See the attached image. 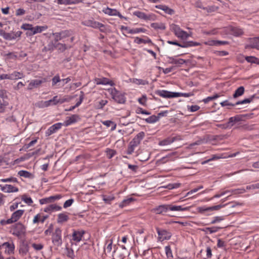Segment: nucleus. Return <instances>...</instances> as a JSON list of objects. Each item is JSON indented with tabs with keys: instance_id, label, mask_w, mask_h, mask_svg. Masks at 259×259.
<instances>
[{
	"instance_id": "obj_1",
	"label": "nucleus",
	"mask_w": 259,
	"mask_h": 259,
	"mask_svg": "<svg viewBox=\"0 0 259 259\" xmlns=\"http://www.w3.org/2000/svg\"><path fill=\"white\" fill-rule=\"evenodd\" d=\"M145 133L141 132L138 133L134 138L130 142L129 146L127 150V154H132L135 149L141 143V141L145 137Z\"/></svg>"
},
{
	"instance_id": "obj_2",
	"label": "nucleus",
	"mask_w": 259,
	"mask_h": 259,
	"mask_svg": "<svg viewBox=\"0 0 259 259\" xmlns=\"http://www.w3.org/2000/svg\"><path fill=\"white\" fill-rule=\"evenodd\" d=\"M10 232L13 235L20 238L25 235L26 227L22 223L19 222L12 226Z\"/></svg>"
},
{
	"instance_id": "obj_3",
	"label": "nucleus",
	"mask_w": 259,
	"mask_h": 259,
	"mask_svg": "<svg viewBox=\"0 0 259 259\" xmlns=\"http://www.w3.org/2000/svg\"><path fill=\"white\" fill-rule=\"evenodd\" d=\"M52 241L53 244L57 247H60L63 243L62 238V230L57 227L52 233Z\"/></svg>"
},
{
	"instance_id": "obj_4",
	"label": "nucleus",
	"mask_w": 259,
	"mask_h": 259,
	"mask_svg": "<svg viewBox=\"0 0 259 259\" xmlns=\"http://www.w3.org/2000/svg\"><path fill=\"white\" fill-rule=\"evenodd\" d=\"M170 30L177 37L182 39H186L189 37V34L186 31L183 30L179 25L172 24L170 25Z\"/></svg>"
},
{
	"instance_id": "obj_5",
	"label": "nucleus",
	"mask_w": 259,
	"mask_h": 259,
	"mask_svg": "<svg viewBox=\"0 0 259 259\" xmlns=\"http://www.w3.org/2000/svg\"><path fill=\"white\" fill-rule=\"evenodd\" d=\"M82 24L94 28H99L101 32H105V26L102 23L95 21L94 19L86 20L82 22Z\"/></svg>"
},
{
	"instance_id": "obj_6",
	"label": "nucleus",
	"mask_w": 259,
	"mask_h": 259,
	"mask_svg": "<svg viewBox=\"0 0 259 259\" xmlns=\"http://www.w3.org/2000/svg\"><path fill=\"white\" fill-rule=\"evenodd\" d=\"M167 42L168 44L172 45H176L178 46L179 47H180L181 48H186L194 46H199L200 44L199 42H195L193 41H184L182 43H180L177 40L172 41V40H168Z\"/></svg>"
},
{
	"instance_id": "obj_7",
	"label": "nucleus",
	"mask_w": 259,
	"mask_h": 259,
	"mask_svg": "<svg viewBox=\"0 0 259 259\" xmlns=\"http://www.w3.org/2000/svg\"><path fill=\"white\" fill-rule=\"evenodd\" d=\"M112 98L118 103L122 104L125 102V98L123 94L114 88L111 90Z\"/></svg>"
},
{
	"instance_id": "obj_8",
	"label": "nucleus",
	"mask_w": 259,
	"mask_h": 259,
	"mask_svg": "<svg viewBox=\"0 0 259 259\" xmlns=\"http://www.w3.org/2000/svg\"><path fill=\"white\" fill-rule=\"evenodd\" d=\"M228 33L236 37H239L243 34V30L239 27L229 25L228 26Z\"/></svg>"
},
{
	"instance_id": "obj_9",
	"label": "nucleus",
	"mask_w": 259,
	"mask_h": 259,
	"mask_svg": "<svg viewBox=\"0 0 259 259\" xmlns=\"http://www.w3.org/2000/svg\"><path fill=\"white\" fill-rule=\"evenodd\" d=\"M24 210L22 209L17 210L14 212L11 218L7 220V223L8 224H12L17 222L22 217L24 213Z\"/></svg>"
},
{
	"instance_id": "obj_10",
	"label": "nucleus",
	"mask_w": 259,
	"mask_h": 259,
	"mask_svg": "<svg viewBox=\"0 0 259 259\" xmlns=\"http://www.w3.org/2000/svg\"><path fill=\"white\" fill-rule=\"evenodd\" d=\"M46 81L47 79L45 78H42L41 79L32 80L28 85L27 90H31L34 88H37L41 85V84L46 82Z\"/></svg>"
},
{
	"instance_id": "obj_11",
	"label": "nucleus",
	"mask_w": 259,
	"mask_h": 259,
	"mask_svg": "<svg viewBox=\"0 0 259 259\" xmlns=\"http://www.w3.org/2000/svg\"><path fill=\"white\" fill-rule=\"evenodd\" d=\"M133 15L140 19L145 20H154L155 19V15L154 14L147 15L145 13L139 11L134 12Z\"/></svg>"
},
{
	"instance_id": "obj_12",
	"label": "nucleus",
	"mask_w": 259,
	"mask_h": 259,
	"mask_svg": "<svg viewBox=\"0 0 259 259\" xmlns=\"http://www.w3.org/2000/svg\"><path fill=\"white\" fill-rule=\"evenodd\" d=\"M170 210V204H163L159 205L153 208V211L156 214H164Z\"/></svg>"
},
{
	"instance_id": "obj_13",
	"label": "nucleus",
	"mask_w": 259,
	"mask_h": 259,
	"mask_svg": "<svg viewBox=\"0 0 259 259\" xmlns=\"http://www.w3.org/2000/svg\"><path fill=\"white\" fill-rule=\"evenodd\" d=\"M156 231L159 236V239L162 241L164 240H169L171 236V233L165 230H160L157 228H156Z\"/></svg>"
},
{
	"instance_id": "obj_14",
	"label": "nucleus",
	"mask_w": 259,
	"mask_h": 259,
	"mask_svg": "<svg viewBox=\"0 0 259 259\" xmlns=\"http://www.w3.org/2000/svg\"><path fill=\"white\" fill-rule=\"evenodd\" d=\"M63 125L62 123L58 122L50 126L46 132V137H49L54 133H55L58 130L60 129Z\"/></svg>"
},
{
	"instance_id": "obj_15",
	"label": "nucleus",
	"mask_w": 259,
	"mask_h": 259,
	"mask_svg": "<svg viewBox=\"0 0 259 259\" xmlns=\"http://www.w3.org/2000/svg\"><path fill=\"white\" fill-rule=\"evenodd\" d=\"M155 94L161 97L165 98H175L176 92H171L166 90H157Z\"/></svg>"
},
{
	"instance_id": "obj_16",
	"label": "nucleus",
	"mask_w": 259,
	"mask_h": 259,
	"mask_svg": "<svg viewBox=\"0 0 259 259\" xmlns=\"http://www.w3.org/2000/svg\"><path fill=\"white\" fill-rule=\"evenodd\" d=\"M2 247H5L6 250V252L8 253L9 254L14 253V249H15V245L13 241L6 242L3 243L0 245V249H2Z\"/></svg>"
},
{
	"instance_id": "obj_17",
	"label": "nucleus",
	"mask_w": 259,
	"mask_h": 259,
	"mask_svg": "<svg viewBox=\"0 0 259 259\" xmlns=\"http://www.w3.org/2000/svg\"><path fill=\"white\" fill-rule=\"evenodd\" d=\"M85 234V231L83 230H73L72 233V240L76 242H79L82 239L83 235Z\"/></svg>"
},
{
	"instance_id": "obj_18",
	"label": "nucleus",
	"mask_w": 259,
	"mask_h": 259,
	"mask_svg": "<svg viewBox=\"0 0 259 259\" xmlns=\"http://www.w3.org/2000/svg\"><path fill=\"white\" fill-rule=\"evenodd\" d=\"M21 28L27 31L26 35L27 36H31L35 34V32H33L34 28L32 24L27 23L23 24L21 26Z\"/></svg>"
},
{
	"instance_id": "obj_19",
	"label": "nucleus",
	"mask_w": 259,
	"mask_h": 259,
	"mask_svg": "<svg viewBox=\"0 0 259 259\" xmlns=\"http://www.w3.org/2000/svg\"><path fill=\"white\" fill-rule=\"evenodd\" d=\"M80 119L78 115L73 114L71 116L66 117V120L63 123V125L67 126L72 123L76 122Z\"/></svg>"
},
{
	"instance_id": "obj_20",
	"label": "nucleus",
	"mask_w": 259,
	"mask_h": 259,
	"mask_svg": "<svg viewBox=\"0 0 259 259\" xmlns=\"http://www.w3.org/2000/svg\"><path fill=\"white\" fill-rule=\"evenodd\" d=\"M61 198L60 195H56L49 197H46L39 200V203L41 204H47L54 202L55 200L59 199Z\"/></svg>"
},
{
	"instance_id": "obj_21",
	"label": "nucleus",
	"mask_w": 259,
	"mask_h": 259,
	"mask_svg": "<svg viewBox=\"0 0 259 259\" xmlns=\"http://www.w3.org/2000/svg\"><path fill=\"white\" fill-rule=\"evenodd\" d=\"M95 81L97 84H109L111 86H113L114 85V83L112 80H110L106 77L96 78L95 79Z\"/></svg>"
},
{
	"instance_id": "obj_22",
	"label": "nucleus",
	"mask_w": 259,
	"mask_h": 259,
	"mask_svg": "<svg viewBox=\"0 0 259 259\" xmlns=\"http://www.w3.org/2000/svg\"><path fill=\"white\" fill-rule=\"evenodd\" d=\"M180 140H181V138H180V136L175 137H172V138L169 137V138H167L162 141H160L159 143V145L160 146L168 145L171 144L175 141Z\"/></svg>"
},
{
	"instance_id": "obj_23",
	"label": "nucleus",
	"mask_w": 259,
	"mask_h": 259,
	"mask_svg": "<svg viewBox=\"0 0 259 259\" xmlns=\"http://www.w3.org/2000/svg\"><path fill=\"white\" fill-rule=\"evenodd\" d=\"M248 48L259 50V37L250 38L249 44L246 47V48Z\"/></svg>"
},
{
	"instance_id": "obj_24",
	"label": "nucleus",
	"mask_w": 259,
	"mask_h": 259,
	"mask_svg": "<svg viewBox=\"0 0 259 259\" xmlns=\"http://www.w3.org/2000/svg\"><path fill=\"white\" fill-rule=\"evenodd\" d=\"M61 206L57 205L56 204H52L45 207L44 209V211L46 212L51 213L53 211H59L61 210Z\"/></svg>"
},
{
	"instance_id": "obj_25",
	"label": "nucleus",
	"mask_w": 259,
	"mask_h": 259,
	"mask_svg": "<svg viewBox=\"0 0 259 259\" xmlns=\"http://www.w3.org/2000/svg\"><path fill=\"white\" fill-rule=\"evenodd\" d=\"M254 97V96H252L250 97H249V98L245 99L242 101H237L234 104H233V103L228 101V106H236V105H239L240 104L250 103L252 101Z\"/></svg>"
},
{
	"instance_id": "obj_26",
	"label": "nucleus",
	"mask_w": 259,
	"mask_h": 259,
	"mask_svg": "<svg viewBox=\"0 0 259 259\" xmlns=\"http://www.w3.org/2000/svg\"><path fill=\"white\" fill-rule=\"evenodd\" d=\"M68 212L60 213L58 215L57 223L59 224H62L64 222H67L69 219Z\"/></svg>"
},
{
	"instance_id": "obj_27",
	"label": "nucleus",
	"mask_w": 259,
	"mask_h": 259,
	"mask_svg": "<svg viewBox=\"0 0 259 259\" xmlns=\"http://www.w3.org/2000/svg\"><path fill=\"white\" fill-rule=\"evenodd\" d=\"M1 190L6 193L16 192L18 191V188L11 185H5L2 186Z\"/></svg>"
},
{
	"instance_id": "obj_28",
	"label": "nucleus",
	"mask_w": 259,
	"mask_h": 259,
	"mask_svg": "<svg viewBox=\"0 0 259 259\" xmlns=\"http://www.w3.org/2000/svg\"><path fill=\"white\" fill-rule=\"evenodd\" d=\"M155 8L163 10L165 13L169 15H172L175 13V11L173 9L169 8L168 6L165 5H156Z\"/></svg>"
},
{
	"instance_id": "obj_29",
	"label": "nucleus",
	"mask_w": 259,
	"mask_h": 259,
	"mask_svg": "<svg viewBox=\"0 0 259 259\" xmlns=\"http://www.w3.org/2000/svg\"><path fill=\"white\" fill-rule=\"evenodd\" d=\"M190 209V207H183L181 205H175L172 204H170V210L171 211H187Z\"/></svg>"
},
{
	"instance_id": "obj_30",
	"label": "nucleus",
	"mask_w": 259,
	"mask_h": 259,
	"mask_svg": "<svg viewBox=\"0 0 259 259\" xmlns=\"http://www.w3.org/2000/svg\"><path fill=\"white\" fill-rule=\"evenodd\" d=\"M49 218L48 215H44L41 217L40 214H37L34 216V219L33 220V223L36 224L39 222H40L41 223H44L46 220H47Z\"/></svg>"
},
{
	"instance_id": "obj_31",
	"label": "nucleus",
	"mask_w": 259,
	"mask_h": 259,
	"mask_svg": "<svg viewBox=\"0 0 259 259\" xmlns=\"http://www.w3.org/2000/svg\"><path fill=\"white\" fill-rule=\"evenodd\" d=\"M0 35L6 40H11L15 39V36H14V32L12 33H8L6 32L3 30H2L0 31Z\"/></svg>"
},
{
	"instance_id": "obj_32",
	"label": "nucleus",
	"mask_w": 259,
	"mask_h": 259,
	"mask_svg": "<svg viewBox=\"0 0 259 259\" xmlns=\"http://www.w3.org/2000/svg\"><path fill=\"white\" fill-rule=\"evenodd\" d=\"M11 80H16L22 78L24 77V74L21 72L14 71L10 74Z\"/></svg>"
},
{
	"instance_id": "obj_33",
	"label": "nucleus",
	"mask_w": 259,
	"mask_h": 259,
	"mask_svg": "<svg viewBox=\"0 0 259 259\" xmlns=\"http://www.w3.org/2000/svg\"><path fill=\"white\" fill-rule=\"evenodd\" d=\"M241 120L242 117L239 115H237L234 117H230L229 119V121H228V127L230 124H231V126H233L234 123L238 122Z\"/></svg>"
},
{
	"instance_id": "obj_34",
	"label": "nucleus",
	"mask_w": 259,
	"mask_h": 259,
	"mask_svg": "<svg viewBox=\"0 0 259 259\" xmlns=\"http://www.w3.org/2000/svg\"><path fill=\"white\" fill-rule=\"evenodd\" d=\"M71 46H67L66 44L61 43H57L55 46V48L58 50L60 52H63L66 50L71 48Z\"/></svg>"
},
{
	"instance_id": "obj_35",
	"label": "nucleus",
	"mask_w": 259,
	"mask_h": 259,
	"mask_svg": "<svg viewBox=\"0 0 259 259\" xmlns=\"http://www.w3.org/2000/svg\"><path fill=\"white\" fill-rule=\"evenodd\" d=\"M29 246L26 243H23L22 245L20 246V249H19V253L22 255H25L29 251Z\"/></svg>"
},
{
	"instance_id": "obj_36",
	"label": "nucleus",
	"mask_w": 259,
	"mask_h": 259,
	"mask_svg": "<svg viewBox=\"0 0 259 259\" xmlns=\"http://www.w3.org/2000/svg\"><path fill=\"white\" fill-rule=\"evenodd\" d=\"M170 60L169 63L171 64H174L176 65H181L186 63V61L183 59H175L172 57H168Z\"/></svg>"
},
{
	"instance_id": "obj_37",
	"label": "nucleus",
	"mask_w": 259,
	"mask_h": 259,
	"mask_svg": "<svg viewBox=\"0 0 259 259\" xmlns=\"http://www.w3.org/2000/svg\"><path fill=\"white\" fill-rule=\"evenodd\" d=\"M102 123L106 125L107 127L111 126V131H113L116 129V124L112 121L111 120H105L102 121Z\"/></svg>"
},
{
	"instance_id": "obj_38",
	"label": "nucleus",
	"mask_w": 259,
	"mask_h": 259,
	"mask_svg": "<svg viewBox=\"0 0 259 259\" xmlns=\"http://www.w3.org/2000/svg\"><path fill=\"white\" fill-rule=\"evenodd\" d=\"M18 175L20 177H24L26 178L32 179L33 178V175L31 173H30L29 171H26V170H20L18 172Z\"/></svg>"
},
{
	"instance_id": "obj_39",
	"label": "nucleus",
	"mask_w": 259,
	"mask_h": 259,
	"mask_svg": "<svg viewBox=\"0 0 259 259\" xmlns=\"http://www.w3.org/2000/svg\"><path fill=\"white\" fill-rule=\"evenodd\" d=\"M103 12L108 15L110 16H116V13L117 10L116 9H112L107 7L106 8L103 10Z\"/></svg>"
},
{
	"instance_id": "obj_40",
	"label": "nucleus",
	"mask_w": 259,
	"mask_h": 259,
	"mask_svg": "<svg viewBox=\"0 0 259 259\" xmlns=\"http://www.w3.org/2000/svg\"><path fill=\"white\" fill-rule=\"evenodd\" d=\"M60 32V34L61 36V39L65 38L67 37H69L72 35V31L71 30H63L61 31Z\"/></svg>"
},
{
	"instance_id": "obj_41",
	"label": "nucleus",
	"mask_w": 259,
	"mask_h": 259,
	"mask_svg": "<svg viewBox=\"0 0 259 259\" xmlns=\"http://www.w3.org/2000/svg\"><path fill=\"white\" fill-rule=\"evenodd\" d=\"M245 192V190L244 188H240L236 189H231L228 190V194L229 193H231L229 196L231 195L232 194H242Z\"/></svg>"
},
{
	"instance_id": "obj_42",
	"label": "nucleus",
	"mask_w": 259,
	"mask_h": 259,
	"mask_svg": "<svg viewBox=\"0 0 259 259\" xmlns=\"http://www.w3.org/2000/svg\"><path fill=\"white\" fill-rule=\"evenodd\" d=\"M244 92V88L243 87L241 86L239 87L235 92L234 94H233V96L234 98H237L239 96H241L243 94Z\"/></svg>"
},
{
	"instance_id": "obj_43",
	"label": "nucleus",
	"mask_w": 259,
	"mask_h": 259,
	"mask_svg": "<svg viewBox=\"0 0 259 259\" xmlns=\"http://www.w3.org/2000/svg\"><path fill=\"white\" fill-rule=\"evenodd\" d=\"M151 26L155 29L164 30L165 29V25L162 23H153Z\"/></svg>"
},
{
	"instance_id": "obj_44",
	"label": "nucleus",
	"mask_w": 259,
	"mask_h": 259,
	"mask_svg": "<svg viewBox=\"0 0 259 259\" xmlns=\"http://www.w3.org/2000/svg\"><path fill=\"white\" fill-rule=\"evenodd\" d=\"M134 42L137 44H141L142 43L144 44H150L151 43L152 41L150 39L148 38L147 39H144L141 38H139L137 37L134 40Z\"/></svg>"
},
{
	"instance_id": "obj_45",
	"label": "nucleus",
	"mask_w": 259,
	"mask_h": 259,
	"mask_svg": "<svg viewBox=\"0 0 259 259\" xmlns=\"http://www.w3.org/2000/svg\"><path fill=\"white\" fill-rule=\"evenodd\" d=\"M134 200V199L132 197L128 198L126 199H124L119 205V207L121 208H123V207L126 206L129 204L131 202H133Z\"/></svg>"
},
{
	"instance_id": "obj_46",
	"label": "nucleus",
	"mask_w": 259,
	"mask_h": 259,
	"mask_svg": "<svg viewBox=\"0 0 259 259\" xmlns=\"http://www.w3.org/2000/svg\"><path fill=\"white\" fill-rule=\"evenodd\" d=\"M65 250L67 256L71 259H74L75 255L73 250L67 247H66Z\"/></svg>"
},
{
	"instance_id": "obj_47",
	"label": "nucleus",
	"mask_w": 259,
	"mask_h": 259,
	"mask_svg": "<svg viewBox=\"0 0 259 259\" xmlns=\"http://www.w3.org/2000/svg\"><path fill=\"white\" fill-rule=\"evenodd\" d=\"M34 31L35 32V34H37L38 33H41L43 31L46 30L48 28V26L46 25L45 26H36L34 27Z\"/></svg>"
},
{
	"instance_id": "obj_48",
	"label": "nucleus",
	"mask_w": 259,
	"mask_h": 259,
	"mask_svg": "<svg viewBox=\"0 0 259 259\" xmlns=\"http://www.w3.org/2000/svg\"><path fill=\"white\" fill-rule=\"evenodd\" d=\"M145 29L143 28H136L133 29H130L128 33L130 34L139 33L140 32H145Z\"/></svg>"
},
{
	"instance_id": "obj_49",
	"label": "nucleus",
	"mask_w": 259,
	"mask_h": 259,
	"mask_svg": "<svg viewBox=\"0 0 259 259\" xmlns=\"http://www.w3.org/2000/svg\"><path fill=\"white\" fill-rule=\"evenodd\" d=\"M145 121L149 123H153L158 121V117L153 115L145 119Z\"/></svg>"
},
{
	"instance_id": "obj_50",
	"label": "nucleus",
	"mask_w": 259,
	"mask_h": 259,
	"mask_svg": "<svg viewBox=\"0 0 259 259\" xmlns=\"http://www.w3.org/2000/svg\"><path fill=\"white\" fill-rule=\"evenodd\" d=\"M165 251L168 259H172L173 258L172 251L170 246H166L165 247Z\"/></svg>"
},
{
	"instance_id": "obj_51",
	"label": "nucleus",
	"mask_w": 259,
	"mask_h": 259,
	"mask_svg": "<svg viewBox=\"0 0 259 259\" xmlns=\"http://www.w3.org/2000/svg\"><path fill=\"white\" fill-rule=\"evenodd\" d=\"M194 94L193 92H189L188 93H183L176 92L175 96V98L179 97H189L194 96Z\"/></svg>"
},
{
	"instance_id": "obj_52",
	"label": "nucleus",
	"mask_w": 259,
	"mask_h": 259,
	"mask_svg": "<svg viewBox=\"0 0 259 259\" xmlns=\"http://www.w3.org/2000/svg\"><path fill=\"white\" fill-rule=\"evenodd\" d=\"M103 200L106 203H110L111 201L115 199V197L113 195H103Z\"/></svg>"
},
{
	"instance_id": "obj_53",
	"label": "nucleus",
	"mask_w": 259,
	"mask_h": 259,
	"mask_svg": "<svg viewBox=\"0 0 259 259\" xmlns=\"http://www.w3.org/2000/svg\"><path fill=\"white\" fill-rule=\"evenodd\" d=\"M219 228H217L215 227H207L203 229L202 230L204 231L206 233H209L210 234L215 233L218 231V229Z\"/></svg>"
},
{
	"instance_id": "obj_54",
	"label": "nucleus",
	"mask_w": 259,
	"mask_h": 259,
	"mask_svg": "<svg viewBox=\"0 0 259 259\" xmlns=\"http://www.w3.org/2000/svg\"><path fill=\"white\" fill-rule=\"evenodd\" d=\"M206 142V140L205 139H199L198 140L195 141V142L192 143L190 144L189 146L190 147H193L196 145H200Z\"/></svg>"
},
{
	"instance_id": "obj_55",
	"label": "nucleus",
	"mask_w": 259,
	"mask_h": 259,
	"mask_svg": "<svg viewBox=\"0 0 259 259\" xmlns=\"http://www.w3.org/2000/svg\"><path fill=\"white\" fill-rule=\"evenodd\" d=\"M257 59L258 58L254 56H246L245 57V60L246 61L251 63L257 64Z\"/></svg>"
},
{
	"instance_id": "obj_56",
	"label": "nucleus",
	"mask_w": 259,
	"mask_h": 259,
	"mask_svg": "<svg viewBox=\"0 0 259 259\" xmlns=\"http://www.w3.org/2000/svg\"><path fill=\"white\" fill-rule=\"evenodd\" d=\"M22 200L28 205H31L33 203L32 199L26 195H23L22 196Z\"/></svg>"
},
{
	"instance_id": "obj_57",
	"label": "nucleus",
	"mask_w": 259,
	"mask_h": 259,
	"mask_svg": "<svg viewBox=\"0 0 259 259\" xmlns=\"http://www.w3.org/2000/svg\"><path fill=\"white\" fill-rule=\"evenodd\" d=\"M219 97V95L218 94H215V95H214L213 96L208 97L204 99L203 100V101L205 103H207L209 101H212L213 100H214V99H217V98H218Z\"/></svg>"
},
{
	"instance_id": "obj_58",
	"label": "nucleus",
	"mask_w": 259,
	"mask_h": 259,
	"mask_svg": "<svg viewBox=\"0 0 259 259\" xmlns=\"http://www.w3.org/2000/svg\"><path fill=\"white\" fill-rule=\"evenodd\" d=\"M4 56L6 57L8 59H16L17 58V56L15 53L10 52L8 54H5Z\"/></svg>"
},
{
	"instance_id": "obj_59",
	"label": "nucleus",
	"mask_w": 259,
	"mask_h": 259,
	"mask_svg": "<svg viewBox=\"0 0 259 259\" xmlns=\"http://www.w3.org/2000/svg\"><path fill=\"white\" fill-rule=\"evenodd\" d=\"M106 152L107 157L110 159L113 157L116 154V152L115 150L110 149H107L106 150Z\"/></svg>"
},
{
	"instance_id": "obj_60",
	"label": "nucleus",
	"mask_w": 259,
	"mask_h": 259,
	"mask_svg": "<svg viewBox=\"0 0 259 259\" xmlns=\"http://www.w3.org/2000/svg\"><path fill=\"white\" fill-rule=\"evenodd\" d=\"M61 81V79L60 78V76L58 74L56 75L53 78H52V86L55 85L57 83L60 82Z\"/></svg>"
},
{
	"instance_id": "obj_61",
	"label": "nucleus",
	"mask_w": 259,
	"mask_h": 259,
	"mask_svg": "<svg viewBox=\"0 0 259 259\" xmlns=\"http://www.w3.org/2000/svg\"><path fill=\"white\" fill-rule=\"evenodd\" d=\"M137 114H143L146 115H150V113L145 110L143 109L142 108L139 107L136 110Z\"/></svg>"
},
{
	"instance_id": "obj_62",
	"label": "nucleus",
	"mask_w": 259,
	"mask_h": 259,
	"mask_svg": "<svg viewBox=\"0 0 259 259\" xmlns=\"http://www.w3.org/2000/svg\"><path fill=\"white\" fill-rule=\"evenodd\" d=\"M181 185L180 183H174V184H168L166 188L171 190L175 188H179Z\"/></svg>"
},
{
	"instance_id": "obj_63",
	"label": "nucleus",
	"mask_w": 259,
	"mask_h": 259,
	"mask_svg": "<svg viewBox=\"0 0 259 259\" xmlns=\"http://www.w3.org/2000/svg\"><path fill=\"white\" fill-rule=\"evenodd\" d=\"M146 101L147 97L145 95H143L141 98L138 99V102H139V103L144 106L146 105Z\"/></svg>"
},
{
	"instance_id": "obj_64",
	"label": "nucleus",
	"mask_w": 259,
	"mask_h": 259,
	"mask_svg": "<svg viewBox=\"0 0 259 259\" xmlns=\"http://www.w3.org/2000/svg\"><path fill=\"white\" fill-rule=\"evenodd\" d=\"M187 107L191 112H195L200 109V107L198 105L188 106Z\"/></svg>"
}]
</instances>
